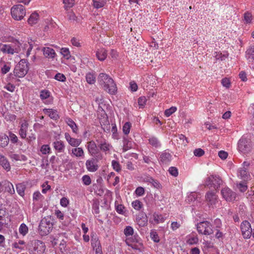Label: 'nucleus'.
Masks as SVG:
<instances>
[{"label":"nucleus","mask_w":254,"mask_h":254,"mask_svg":"<svg viewBox=\"0 0 254 254\" xmlns=\"http://www.w3.org/2000/svg\"><path fill=\"white\" fill-rule=\"evenodd\" d=\"M98 81L102 88L108 93L115 94L116 93V84L108 74L104 73H100L98 77Z\"/></svg>","instance_id":"f257e3e1"},{"label":"nucleus","mask_w":254,"mask_h":254,"mask_svg":"<svg viewBox=\"0 0 254 254\" xmlns=\"http://www.w3.org/2000/svg\"><path fill=\"white\" fill-rule=\"evenodd\" d=\"M28 70L27 61L25 59H22L15 67L14 74L17 77H23L27 73Z\"/></svg>","instance_id":"f03ea898"},{"label":"nucleus","mask_w":254,"mask_h":254,"mask_svg":"<svg viewBox=\"0 0 254 254\" xmlns=\"http://www.w3.org/2000/svg\"><path fill=\"white\" fill-rule=\"evenodd\" d=\"M11 14L12 18L16 20H20L26 14V10L21 4L13 6L11 8Z\"/></svg>","instance_id":"7ed1b4c3"},{"label":"nucleus","mask_w":254,"mask_h":254,"mask_svg":"<svg viewBox=\"0 0 254 254\" xmlns=\"http://www.w3.org/2000/svg\"><path fill=\"white\" fill-rule=\"evenodd\" d=\"M53 228V223L47 219L44 218L41 221L39 226V233L41 236L47 235L52 230Z\"/></svg>","instance_id":"20e7f679"},{"label":"nucleus","mask_w":254,"mask_h":254,"mask_svg":"<svg viewBox=\"0 0 254 254\" xmlns=\"http://www.w3.org/2000/svg\"><path fill=\"white\" fill-rule=\"evenodd\" d=\"M197 230L199 234L209 235L213 233L212 226L208 221L200 222L197 225Z\"/></svg>","instance_id":"39448f33"},{"label":"nucleus","mask_w":254,"mask_h":254,"mask_svg":"<svg viewBox=\"0 0 254 254\" xmlns=\"http://www.w3.org/2000/svg\"><path fill=\"white\" fill-rule=\"evenodd\" d=\"M238 149L243 153L247 154L250 152L252 148V144L250 139L242 137L238 142Z\"/></svg>","instance_id":"423d86ee"},{"label":"nucleus","mask_w":254,"mask_h":254,"mask_svg":"<svg viewBox=\"0 0 254 254\" xmlns=\"http://www.w3.org/2000/svg\"><path fill=\"white\" fill-rule=\"evenodd\" d=\"M20 43L17 42V47H14L12 44H0V51L4 54L13 55L14 53H18L20 52L19 45Z\"/></svg>","instance_id":"0eeeda50"},{"label":"nucleus","mask_w":254,"mask_h":254,"mask_svg":"<svg viewBox=\"0 0 254 254\" xmlns=\"http://www.w3.org/2000/svg\"><path fill=\"white\" fill-rule=\"evenodd\" d=\"M205 200L209 207L214 208L218 203V196L214 191H208L205 196Z\"/></svg>","instance_id":"6e6552de"},{"label":"nucleus","mask_w":254,"mask_h":254,"mask_svg":"<svg viewBox=\"0 0 254 254\" xmlns=\"http://www.w3.org/2000/svg\"><path fill=\"white\" fill-rule=\"evenodd\" d=\"M97 145L98 148L105 154H107L110 152L112 146L109 143H108L105 139H96Z\"/></svg>","instance_id":"1a4fd4ad"},{"label":"nucleus","mask_w":254,"mask_h":254,"mask_svg":"<svg viewBox=\"0 0 254 254\" xmlns=\"http://www.w3.org/2000/svg\"><path fill=\"white\" fill-rule=\"evenodd\" d=\"M223 198L227 201H232L236 198V193L228 188H225L221 190Z\"/></svg>","instance_id":"9d476101"},{"label":"nucleus","mask_w":254,"mask_h":254,"mask_svg":"<svg viewBox=\"0 0 254 254\" xmlns=\"http://www.w3.org/2000/svg\"><path fill=\"white\" fill-rule=\"evenodd\" d=\"M2 191L7 192L10 194H13L15 192L13 185L6 180L0 182V191Z\"/></svg>","instance_id":"9b49d317"},{"label":"nucleus","mask_w":254,"mask_h":254,"mask_svg":"<svg viewBox=\"0 0 254 254\" xmlns=\"http://www.w3.org/2000/svg\"><path fill=\"white\" fill-rule=\"evenodd\" d=\"M241 228L244 237L246 239L250 238L252 232L250 223L247 221L243 222L241 224Z\"/></svg>","instance_id":"f8f14e48"},{"label":"nucleus","mask_w":254,"mask_h":254,"mask_svg":"<svg viewBox=\"0 0 254 254\" xmlns=\"http://www.w3.org/2000/svg\"><path fill=\"white\" fill-rule=\"evenodd\" d=\"M98 159L92 158L86 160L85 165L87 170L90 172H95L99 169Z\"/></svg>","instance_id":"ddd939ff"},{"label":"nucleus","mask_w":254,"mask_h":254,"mask_svg":"<svg viewBox=\"0 0 254 254\" xmlns=\"http://www.w3.org/2000/svg\"><path fill=\"white\" fill-rule=\"evenodd\" d=\"M46 249L45 244L40 240H35L33 243V250L35 254H42L44 253Z\"/></svg>","instance_id":"4468645a"},{"label":"nucleus","mask_w":254,"mask_h":254,"mask_svg":"<svg viewBox=\"0 0 254 254\" xmlns=\"http://www.w3.org/2000/svg\"><path fill=\"white\" fill-rule=\"evenodd\" d=\"M91 241L92 247L95 250L96 254H102L101 245L97 237L92 236Z\"/></svg>","instance_id":"2eb2a0df"},{"label":"nucleus","mask_w":254,"mask_h":254,"mask_svg":"<svg viewBox=\"0 0 254 254\" xmlns=\"http://www.w3.org/2000/svg\"><path fill=\"white\" fill-rule=\"evenodd\" d=\"M87 149L89 154L92 156H94L98 153V147L97 143L95 141L91 140L87 143Z\"/></svg>","instance_id":"dca6fc26"},{"label":"nucleus","mask_w":254,"mask_h":254,"mask_svg":"<svg viewBox=\"0 0 254 254\" xmlns=\"http://www.w3.org/2000/svg\"><path fill=\"white\" fill-rule=\"evenodd\" d=\"M42 51L43 52L44 56L46 58L53 59L57 56L55 50L50 47H43L42 49Z\"/></svg>","instance_id":"f3484780"},{"label":"nucleus","mask_w":254,"mask_h":254,"mask_svg":"<svg viewBox=\"0 0 254 254\" xmlns=\"http://www.w3.org/2000/svg\"><path fill=\"white\" fill-rule=\"evenodd\" d=\"M64 136L67 141L72 146L77 147L79 146L81 142L80 139L71 137L68 133H65Z\"/></svg>","instance_id":"a211bd4d"},{"label":"nucleus","mask_w":254,"mask_h":254,"mask_svg":"<svg viewBox=\"0 0 254 254\" xmlns=\"http://www.w3.org/2000/svg\"><path fill=\"white\" fill-rule=\"evenodd\" d=\"M238 176L244 181H247L250 178V175L247 168L242 167L238 170Z\"/></svg>","instance_id":"6ab92c4d"},{"label":"nucleus","mask_w":254,"mask_h":254,"mask_svg":"<svg viewBox=\"0 0 254 254\" xmlns=\"http://www.w3.org/2000/svg\"><path fill=\"white\" fill-rule=\"evenodd\" d=\"M136 220L140 227H144L147 224V217L146 215H144L142 213L138 214Z\"/></svg>","instance_id":"aec40b11"},{"label":"nucleus","mask_w":254,"mask_h":254,"mask_svg":"<svg viewBox=\"0 0 254 254\" xmlns=\"http://www.w3.org/2000/svg\"><path fill=\"white\" fill-rule=\"evenodd\" d=\"M28 127V124L27 121H25L20 126V128L19 131V134L20 137L24 139L26 138L27 135V130Z\"/></svg>","instance_id":"412c9836"},{"label":"nucleus","mask_w":254,"mask_h":254,"mask_svg":"<svg viewBox=\"0 0 254 254\" xmlns=\"http://www.w3.org/2000/svg\"><path fill=\"white\" fill-rule=\"evenodd\" d=\"M0 165L7 171L10 170V166L7 159L1 154H0Z\"/></svg>","instance_id":"4be33fe9"},{"label":"nucleus","mask_w":254,"mask_h":254,"mask_svg":"<svg viewBox=\"0 0 254 254\" xmlns=\"http://www.w3.org/2000/svg\"><path fill=\"white\" fill-rule=\"evenodd\" d=\"M107 56V51L105 49L101 48L98 49L96 52V57L101 61H104Z\"/></svg>","instance_id":"5701e85b"},{"label":"nucleus","mask_w":254,"mask_h":254,"mask_svg":"<svg viewBox=\"0 0 254 254\" xmlns=\"http://www.w3.org/2000/svg\"><path fill=\"white\" fill-rule=\"evenodd\" d=\"M54 147L58 152H64V145L62 141H56L54 142Z\"/></svg>","instance_id":"b1692460"},{"label":"nucleus","mask_w":254,"mask_h":254,"mask_svg":"<svg viewBox=\"0 0 254 254\" xmlns=\"http://www.w3.org/2000/svg\"><path fill=\"white\" fill-rule=\"evenodd\" d=\"M171 155L167 152H163L160 156V161L164 164H167L170 162L171 160Z\"/></svg>","instance_id":"393cba45"},{"label":"nucleus","mask_w":254,"mask_h":254,"mask_svg":"<svg viewBox=\"0 0 254 254\" xmlns=\"http://www.w3.org/2000/svg\"><path fill=\"white\" fill-rule=\"evenodd\" d=\"M44 113L47 114L51 119L57 120L59 118L57 111L51 109H45L44 110Z\"/></svg>","instance_id":"a878e982"},{"label":"nucleus","mask_w":254,"mask_h":254,"mask_svg":"<svg viewBox=\"0 0 254 254\" xmlns=\"http://www.w3.org/2000/svg\"><path fill=\"white\" fill-rule=\"evenodd\" d=\"M213 179L212 186L215 189H217L220 187V185L222 183V180L219 176L212 175Z\"/></svg>","instance_id":"bb28decb"},{"label":"nucleus","mask_w":254,"mask_h":254,"mask_svg":"<svg viewBox=\"0 0 254 254\" xmlns=\"http://www.w3.org/2000/svg\"><path fill=\"white\" fill-rule=\"evenodd\" d=\"M9 138L8 136L5 134L0 135V147H5L9 142Z\"/></svg>","instance_id":"cd10ccee"},{"label":"nucleus","mask_w":254,"mask_h":254,"mask_svg":"<svg viewBox=\"0 0 254 254\" xmlns=\"http://www.w3.org/2000/svg\"><path fill=\"white\" fill-rule=\"evenodd\" d=\"M66 123L72 129L73 132L77 133L78 128L75 122L70 118L66 119Z\"/></svg>","instance_id":"c85d7f7f"},{"label":"nucleus","mask_w":254,"mask_h":254,"mask_svg":"<svg viewBox=\"0 0 254 254\" xmlns=\"http://www.w3.org/2000/svg\"><path fill=\"white\" fill-rule=\"evenodd\" d=\"M198 242V239L196 235H192L187 238V243L190 245L196 244Z\"/></svg>","instance_id":"c756f323"},{"label":"nucleus","mask_w":254,"mask_h":254,"mask_svg":"<svg viewBox=\"0 0 254 254\" xmlns=\"http://www.w3.org/2000/svg\"><path fill=\"white\" fill-rule=\"evenodd\" d=\"M39 18V15L38 13L34 12L31 14L30 17L28 20V22L30 25H33L36 23Z\"/></svg>","instance_id":"7c9ffc66"},{"label":"nucleus","mask_w":254,"mask_h":254,"mask_svg":"<svg viewBox=\"0 0 254 254\" xmlns=\"http://www.w3.org/2000/svg\"><path fill=\"white\" fill-rule=\"evenodd\" d=\"M94 8L98 9L103 7L106 3L105 0H92Z\"/></svg>","instance_id":"2f4dec72"},{"label":"nucleus","mask_w":254,"mask_h":254,"mask_svg":"<svg viewBox=\"0 0 254 254\" xmlns=\"http://www.w3.org/2000/svg\"><path fill=\"white\" fill-rule=\"evenodd\" d=\"M72 153L76 157H83L84 156V151L81 147H76L72 150Z\"/></svg>","instance_id":"473e14b6"},{"label":"nucleus","mask_w":254,"mask_h":254,"mask_svg":"<svg viewBox=\"0 0 254 254\" xmlns=\"http://www.w3.org/2000/svg\"><path fill=\"white\" fill-rule=\"evenodd\" d=\"M25 190V186L22 184H18L16 186V190L18 193L21 196H23L24 195V191Z\"/></svg>","instance_id":"72a5a7b5"},{"label":"nucleus","mask_w":254,"mask_h":254,"mask_svg":"<svg viewBox=\"0 0 254 254\" xmlns=\"http://www.w3.org/2000/svg\"><path fill=\"white\" fill-rule=\"evenodd\" d=\"M6 212L4 209H0V224H4L5 223V216Z\"/></svg>","instance_id":"f704fd0d"},{"label":"nucleus","mask_w":254,"mask_h":254,"mask_svg":"<svg viewBox=\"0 0 254 254\" xmlns=\"http://www.w3.org/2000/svg\"><path fill=\"white\" fill-rule=\"evenodd\" d=\"M86 80L89 84H94L95 82V76L94 74L91 73H88L86 75Z\"/></svg>","instance_id":"c9c22d12"},{"label":"nucleus","mask_w":254,"mask_h":254,"mask_svg":"<svg viewBox=\"0 0 254 254\" xmlns=\"http://www.w3.org/2000/svg\"><path fill=\"white\" fill-rule=\"evenodd\" d=\"M153 217L154 221L157 224L163 222L165 220L164 218L163 217L162 215H159L156 213H154L153 215Z\"/></svg>","instance_id":"e433bc0d"},{"label":"nucleus","mask_w":254,"mask_h":254,"mask_svg":"<svg viewBox=\"0 0 254 254\" xmlns=\"http://www.w3.org/2000/svg\"><path fill=\"white\" fill-rule=\"evenodd\" d=\"M61 54L63 56V57L68 60L70 57V52L68 48H63L61 49Z\"/></svg>","instance_id":"4c0bfd02"},{"label":"nucleus","mask_w":254,"mask_h":254,"mask_svg":"<svg viewBox=\"0 0 254 254\" xmlns=\"http://www.w3.org/2000/svg\"><path fill=\"white\" fill-rule=\"evenodd\" d=\"M131 127V124L130 122H126L123 127V132L125 134L127 135L130 132Z\"/></svg>","instance_id":"58836bf2"},{"label":"nucleus","mask_w":254,"mask_h":254,"mask_svg":"<svg viewBox=\"0 0 254 254\" xmlns=\"http://www.w3.org/2000/svg\"><path fill=\"white\" fill-rule=\"evenodd\" d=\"M236 187L239 191L242 192L246 191L248 189V186L246 183H240L239 184H237Z\"/></svg>","instance_id":"ea45409f"},{"label":"nucleus","mask_w":254,"mask_h":254,"mask_svg":"<svg viewBox=\"0 0 254 254\" xmlns=\"http://www.w3.org/2000/svg\"><path fill=\"white\" fill-rule=\"evenodd\" d=\"M63 3L64 4V8L67 10L72 7L74 4V0H63Z\"/></svg>","instance_id":"a19ab883"},{"label":"nucleus","mask_w":254,"mask_h":254,"mask_svg":"<svg viewBox=\"0 0 254 254\" xmlns=\"http://www.w3.org/2000/svg\"><path fill=\"white\" fill-rule=\"evenodd\" d=\"M248 59L249 60H254V48L251 47L246 52Z\"/></svg>","instance_id":"79ce46f5"},{"label":"nucleus","mask_w":254,"mask_h":254,"mask_svg":"<svg viewBox=\"0 0 254 254\" xmlns=\"http://www.w3.org/2000/svg\"><path fill=\"white\" fill-rule=\"evenodd\" d=\"M23 48L25 49H27V51L26 52V56L27 57H29L30 55L31 51L33 49L32 44H29V43H28V44H24L23 45Z\"/></svg>","instance_id":"37998d69"},{"label":"nucleus","mask_w":254,"mask_h":254,"mask_svg":"<svg viewBox=\"0 0 254 254\" xmlns=\"http://www.w3.org/2000/svg\"><path fill=\"white\" fill-rule=\"evenodd\" d=\"M28 230V227L25 224L22 223V224H21L19 229V233L21 234H22L23 236H25L27 233Z\"/></svg>","instance_id":"c03bdc74"},{"label":"nucleus","mask_w":254,"mask_h":254,"mask_svg":"<svg viewBox=\"0 0 254 254\" xmlns=\"http://www.w3.org/2000/svg\"><path fill=\"white\" fill-rule=\"evenodd\" d=\"M132 206L135 209L139 210L141 208L142 203L139 200H136L132 202Z\"/></svg>","instance_id":"a18cd8bd"},{"label":"nucleus","mask_w":254,"mask_h":254,"mask_svg":"<svg viewBox=\"0 0 254 254\" xmlns=\"http://www.w3.org/2000/svg\"><path fill=\"white\" fill-rule=\"evenodd\" d=\"M177 111L176 107H172L165 111L164 114L166 117H169Z\"/></svg>","instance_id":"49530a36"},{"label":"nucleus","mask_w":254,"mask_h":254,"mask_svg":"<svg viewBox=\"0 0 254 254\" xmlns=\"http://www.w3.org/2000/svg\"><path fill=\"white\" fill-rule=\"evenodd\" d=\"M214 56L216 60H220L221 61L225 60L228 57V54L222 55V53L215 52Z\"/></svg>","instance_id":"de8ad7c7"},{"label":"nucleus","mask_w":254,"mask_h":254,"mask_svg":"<svg viewBox=\"0 0 254 254\" xmlns=\"http://www.w3.org/2000/svg\"><path fill=\"white\" fill-rule=\"evenodd\" d=\"M82 181L84 185L89 186L91 183V180L89 176L84 175L82 178Z\"/></svg>","instance_id":"09e8293b"},{"label":"nucleus","mask_w":254,"mask_h":254,"mask_svg":"<svg viewBox=\"0 0 254 254\" xmlns=\"http://www.w3.org/2000/svg\"><path fill=\"white\" fill-rule=\"evenodd\" d=\"M112 166H113L114 170L118 172L121 170V165L119 162L117 161L113 160L112 161Z\"/></svg>","instance_id":"8fccbe9b"},{"label":"nucleus","mask_w":254,"mask_h":254,"mask_svg":"<svg viewBox=\"0 0 254 254\" xmlns=\"http://www.w3.org/2000/svg\"><path fill=\"white\" fill-rule=\"evenodd\" d=\"M124 234L126 236H131L133 234V229L131 226H127L124 230Z\"/></svg>","instance_id":"3c124183"},{"label":"nucleus","mask_w":254,"mask_h":254,"mask_svg":"<svg viewBox=\"0 0 254 254\" xmlns=\"http://www.w3.org/2000/svg\"><path fill=\"white\" fill-rule=\"evenodd\" d=\"M146 181L151 183L153 185V186L156 188L159 189L160 188L161 185L159 184V183L158 181L154 180L152 178H148Z\"/></svg>","instance_id":"603ef678"},{"label":"nucleus","mask_w":254,"mask_h":254,"mask_svg":"<svg viewBox=\"0 0 254 254\" xmlns=\"http://www.w3.org/2000/svg\"><path fill=\"white\" fill-rule=\"evenodd\" d=\"M40 96L42 100L47 99L50 96V92L48 90H43L40 92Z\"/></svg>","instance_id":"864d4df0"},{"label":"nucleus","mask_w":254,"mask_h":254,"mask_svg":"<svg viewBox=\"0 0 254 254\" xmlns=\"http://www.w3.org/2000/svg\"><path fill=\"white\" fill-rule=\"evenodd\" d=\"M193 154L196 157H201L204 154V151L201 148H197L193 151Z\"/></svg>","instance_id":"5fc2aeb1"},{"label":"nucleus","mask_w":254,"mask_h":254,"mask_svg":"<svg viewBox=\"0 0 254 254\" xmlns=\"http://www.w3.org/2000/svg\"><path fill=\"white\" fill-rule=\"evenodd\" d=\"M147 100L144 96L140 97L138 99V103L140 108H143L145 105Z\"/></svg>","instance_id":"6e6d98bb"},{"label":"nucleus","mask_w":254,"mask_h":254,"mask_svg":"<svg viewBox=\"0 0 254 254\" xmlns=\"http://www.w3.org/2000/svg\"><path fill=\"white\" fill-rule=\"evenodd\" d=\"M149 143L153 146L157 147L159 146V142L155 137H152L149 139Z\"/></svg>","instance_id":"4d7b16f0"},{"label":"nucleus","mask_w":254,"mask_h":254,"mask_svg":"<svg viewBox=\"0 0 254 254\" xmlns=\"http://www.w3.org/2000/svg\"><path fill=\"white\" fill-rule=\"evenodd\" d=\"M9 138L10 141L13 143L17 142L18 140L17 136L11 132L9 133Z\"/></svg>","instance_id":"13d9d810"},{"label":"nucleus","mask_w":254,"mask_h":254,"mask_svg":"<svg viewBox=\"0 0 254 254\" xmlns=\"http://www.w3.org/2000/svg\"><path fill=\"white\" fill-rule=\"evenodd\" d=\"M41 152L43 154L48 153L50 150V148L48 145H43L41 148Z\"/></svg>","instance_id":"bf43d9fd"},{"label":"nucleus","mask_w":254,"mask_h":254,"mask_svg":"<svg viewBox=\"0 0 254 254\" xmlns=\"http://www.w3.org/2000/svg\"><path fill=\"white\" fill-rule=\"evenodd\" d=\"M252 19V15L249 12H246L244 14V20L247 23H250Z\"/></svg>","instance_id":"052dcab7"},{"label":"nucleus","mask_w":254,"mask_h":254,"mask_svg":"<svg viewBox=\"0 0 254 254\" xmlns=\"http://www.w3.org/2000/svg\"><path fill=\"white\" fill-rule=\"evenodd\" d=\"M169 172L170 174L174 177H177L178 175V169L174 167H171L169 169Z\"/></svg>","instance_id":"680f3d73"},{"label":"nucleus","mask_w":254,"mask_h":254,"mask_svg":"<svg viewBox=\"0 0 254 254\" xmlns=\"http://www.w3.org/2000/svg\"><path fill=\"white\" fill-rule=\"evenodd\" d=\"M55 78L60 81H64L65 80V77L63 74L57 73L55 76Z\"/></svg>","instance_id":"e2e57ef3"},{"label":"nucleus","mask_w":254,"mask_h":254,"mask_svg":"<svg viewBox=\"0 0 254 254\" xmlns=\"http://www.w3.org/2000/svg\"><path fill=\"white\" fill-rule=\"evenodd\" d=\"M116 210L120 214H124L125 207L122 204L115 205Z\"/></svg>","instance_id":"0e129e2a"},{"label":"nucleus","mask_w":254,"mask_h":254,"mask_svg":"<svg viewBox=\"0 0 254 254\" xmlns=\"http://www.w3.org/2000/svg\"><path fill=\"white\" fill-rule=\"evenodd\" d=\"M221 83L222 84L223 86L228 88L230 87V82L228 78H225L222 79L221 80Z\"/></svg>","instance_id":"69168bd1"},{"label":"nucleus","mask_w":254,"mask_h":254,"mask_svg":"<svg viewBox=\"0 0 254 254\" xmlns=\"http://www.w3.org/2000/svg\"><path fill=\"white\" fill-rule=\"evenodd\" d=\"M135 193L138 196H142L144 193V189L141 187L137 188L135 190Z\"/></svg>","instance_id":"338daca9"},{"label":"nucleus","mask_w":254,"mask_h":254,"mask_svg":"<svg viewBox=\"0 0 254 254\" xmlns=\"http://www.w3.org/2000/svg\"><path fill=\"white\" fill-rule=\"evenodd\" d=\"M67 16H68V19L71 21H75L77 18L75 14L72 11L68 12L67 13Z\"/></svg>","instance_id":"774afa93"}]
</instances>
